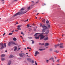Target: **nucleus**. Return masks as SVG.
<instances>
[{
    "mask_svg": "<svg viewBox=\"0 0 65 65\" xmlns=\"http://www.w3.org/2000/svg\"><path fill=\"white\" fill-rule=\"evenodd\" d=\"M2 3V4H4V2H3Z\"/></svg>",
    "mask_w": 65,
    "mask_h": 65,
    "instance_id": "nucleus-60",
    "label": "nucleus"
},
{
    "mask_svg": "<svg viewBox=\"0 0 65 65\" xmlns=\"http://www.w3.org/2000/svg\"><path fill=\"white\" fill-rule=\"evenodd\" d=\"M20 57H23V56L25 55V54L24 53H20L19 54Z\"/></svg>",
    "mask_w": 65,
    "mask_h": 65,
    "instance_id": "nucleus-4",
    "label": "nucleus"
},
{
    "mask_svg": "<svg viewBox=\"0 0 65 65\" xmlns=\"http://www.w3.org/2000/svg\"><path fill=\"white\" fill-rule=\"evenodd\" d=\"M48 33H49V30H47L46 32V34H47Z\"/></svg>",
    "mask_w": 65,
    "mask_h": 65,
    "instance_id": "nucleus-21",
    "label": "nucleus"
},
{
    "mask_svg": "<svg viewBox=\"0 0 65 65\" xmlns=\"http://www.w3.org/2000/svg\"><path fill=\"white\" fill-rule=\"evenodd\" d=\"M14 31V30L13 31H12V32L13 33Z\"/></svg>",
    "mask_w": 65,
    "mask_h": 65,
    "instance_id": "nucleus-52",
    "label": "nucleus"
},
{
    "mask_svg": "<svg viewBox=\"0 0 65 65\" xmlns=\"http://www.w3.org/2000/svg\"><path fill=\"white\" fill-rule=\"evenodd\" d=\"M28 21V19H27L26 21V22H27V21Z\"/></svg>",
    "mask_w": 65,
    "mask_h": 65,
    "instance_id": "nucleus-54",
    "label": "nucleus"
},
{
    "mask_svg": "<svg viewBox=\"0 0 65 65\" xmlns=\"http://www.w3.org/2000/svg\"><path fill=\"white\" fill-rule=\"evenodd\" d=\"M4 47H6V43H4Z\"/></svg>",
    "mask_w": 65,
    "mask_h": 65,
    "instance_id": "nucleus-29",
    "label": "nucleus"
},
{
    "mask_svg": "<svg viewBox=\"0 0 65 65\" xmlns=\"http://www.w3.org/2000/svg\"><path fill=\"white\" fill-rule=\"evenodd\" d=\"M25 8H22L21 9V10H24V9H25Z\"/></svg>",
    "mask_w": 65,
    "mask_h": 65,
    "instance_id": "nucleus-28",
    "label": "nucleus"
},
{
    "mask_svg": "<svg viewBox=\"0 0 65 65\" xmlns=\"http://www.w3.org/2000/svg\"><path fill=\"white\" fill-rule=\"evenodd\" d=\"M42 22L43 23H45V19H43L42 20Z\"/></svg>",
    "mask_w": 65,
    "mask_h": 65,
    "instance_id": "nucleus-20",
    "label": "nucleus"
},
{
    "mask_svg": "<svg viewBox=\"0 0 65 65\" xmlns=\"http://www.w3.org/2000/svg\"><path fill=\"white\" fill-rule=\"evenodd\" d=\"M62 37H63V36H64V35H62Z\"/></svg>",
    "mask_w": 65,
    "mask_h": 65,
    "instance_id": "nucleus-57",
    "label": "nucleus"
},
{
    "mask_svg": "<svg viewBox=\"0 0 65 65\" xmlns=\"http://www.w3.org/2000/svg\"><path fill=\"white\" fill-rule=\"evenodd\" d=\"M9 58H12L13 57V55H11L9 56Z\"/></svg>",
    "mask_w": 65,
    "mask_h": 65,
    "instance_id": "nucleus-10",
    "label": "nucleus"
},
{
    "mask_svg": "<svg viewBox=\"0 0 65 65\" xmlns=\"http://www.w3.org/2000/svg\"><path fill=\"white\" fill-rule=\"evenodd\" d=\"M16 24H18V22L16 23Z\"/></svg>",
    "mask_w": 65,
    "mask_h": 65,
    "instance_id": "nucleus-62",
    "label": "nucleus"
},
{
    "mask_svg": "<svg viewBox=\"0 0 65 65\" xmlns=\"http://www.w3.org/2000/svg\"><path fill=\"white\" fill-rule=\"evenodd\" d=\"M11 63V61L10 60H9V63L8 64V65H10V64Z\"/></svg>",
    "mask_w": 65,
    "mask_h": 65,
    "instance_id": "nucleus-14",
    "label": "nucleus"
},
{
    "mask_svg": "<svg viewBox=\"0 0 65 65\" xmlns=\"http://www.w3.org/2000/svg\"><path fill=\"white\" fill-rule=\"evenodd\" d=\"M21 34H23V32H21Z\"/></svg>",
    "mask_w": 65,
    "mask_h": 65,
    "instance_id": "nucleus-45",
    "label": "nucleus"
},
{
    "mask_svg": "<svg viewBox=\"0 0 65 65\" xmlns=\"http://www.w3.org/2000/svg\"><path fill=\"white\" fill-rule=\"evenodd\" d=\"M57 46H57V45H55V48H57Z\"/></svg>",
    "mask_w": 65,
    "mask_h": 65,
    "instance_id": "nucleus-33",
    "label": "nucleus"
},
{
    "mask_svg": "<svg viewBox=\"0 0 65 65\" xmlns=\"http://www.w3.org/2000/svg\"><path fill=\"white\" fill-rule=\"evenodd\" d=\"M26 26L27 27H28V28H29V24H27Z\"/></svg>",
    "mask_w": 65,
    "mask_h": 65,
    "instance_id": "nucleus-35",
    "label": "nucleus"
},
{
    "mask_svg": "<svg viewBox=\"0 0 65 65\" xmlns=\"http://www.w3.org/2000/svg\"><path fill=\"white\" fill-rule=\"evenodd\" d=\"M11 43H12L13 44H14L15 45H17V44L15 43V42H11Z\"/></svg>",
    "mask_w": 65,
    "mask_h": 65,
    "instance_id": "nucleus-15",
    "label": "nucleus"
},
{
    "mask_svg": "<svg viewBox=\"0 0 65 65\" xmlns=\"http://www.w3.org/2000/svg\"><path fill=\"white\" fill-rule=\"evenodd\" d=\"M35 56L36 57V56H37V55H38V54H39V52L36 51L35 52Z\"/></svg>",
    "mask_w": 65,
    "mask_h": 65,
    "instance_id": "nucleus-5",
    "label": "nucleus"
},
{
    "mask_svg": "<svg viewBox=\"0 0 65 65\" xmlns=\"http://www.w3.org/2000/svg\"><path fill=\"white\" fill-rule=\"evenodd\" d=\"M0 50H2L3 48H4V44L2 43H0Z\"/></svg>",
    "mask_w": 65,
    "mask_h": 65,
    "instance_id": "nucleus-3",
    "label": "nucleus"
},
{
    "mask_svg": "<svg viewBox=\"0 0 65 65\" xmlns=\"http://www.w3.org/2000/svg\"><path fill=\"white\" fill-rule=\"evenodd\" d=\"M48 38L47 37L45 38L44 39V40L45 41L47 40H48Z\"/></svg>",
    "mask_w": 65,
    "mask_h": 65,
    "instance_id": "nucleus-12",
    "label": "nucleus"
},
{
    "mask_svg": "<svg viewBox=\"0 0 65 65\" xmlns=\"http://www.w3.org/2000/svg\"><path fill=\"white\" fill-rule=\"evenodd\" d=\"M42 45H44V43H42Z\"/></svg>",
    "mask_w": 65,
    "mask_h": 65,
    "instance_id": "nucleus-63",
    "label": "nucleus"
},
{
    "mask_svg": "<svg viewBox=\"0 0 65 65\" xmlns=\"http://www.w3.org/2000/svg\"><path fill=\"white\" fill-rule=\"evenodd\" d=\"M34 30L35 31H36V29L34 28Z\"/></svg>",
    "mask_w": 65,
    "mask_h": 65,
    "instance_id": "nucleus-48",
    "label": "nucleus"
},
{
    "mask_svg": "<svg viewBox=\"0 0 65 65\" xmlns=\"http://www.w3.org/2000/svg\"><path fill=\"white\" fill-rule=\"evenodd\" d=\"M52 61H53V62H55V60H54V59L53 60H52Z\"/></svg>",
    "mask_w": 65,
    "mask_h": 65,
    "instance_id": "nucleus-49",
    "label": "nucleus"
},
{
    "mask_svg": "<svg viewBox=\"0 0 65 65\" xmlns=\"http://www.w3.org/2000/svg\"><path fill=\"white\" fill-rule=\"evenodd\" d=\"M31 2L32 3H34V2L33 1H31Z\"/></svg>",
    "mask_w": 65,
    "mask_h": 65,
    "instance_id": "nucleus-58",
    "label": "nucleus"
},
{
    "mask_svg": "<svg viewBox=\"0 0 65 65\" xmlns=\"http://www.w3.org/2000/svg\"><path fill=\"white\" fill-rule=\"evenodd\" d=\"M50 27H51V26H50V25L49 24H48L47 29H50Z\"/></svg>",
    "mask_w": 65,
    "mask_h": 65,
    "instance_id": "nucleus-11",
    "label": "nucleus"
},
{
    "mask_svg": "<svg viewBox=\"0 0 65 65\" xmlns=\"http://www.w3.org/2000/svg\"><path fill=\"white\" fill-rule=\"evenodd\" d=\"M34 63V60H32L31 64H33V63Z\"/></svg>",
    "mask_w": 65,
    "mask_h": 65,
    "instance_id": "nucleus-32",
    "label": "nucleus"
},
{
    "mask_svg": "<svg viewBox=\"0 0 65 65\" xmlns=\"http://www.w3.org/2000/svg\"><path fill=\"white\" fill-rule=\"evenodd\" d=\"M51 60V58H50V59H49V60Z\"/></svg>",
    "mask_w": 65,
    "mask_h": 65,
    "instance_id": "nucleus-56",
    "label": "nucleus"
},
{
    "mask_svg": "<svg viewBox=\"0 0 65 65\" xmlns=\"http://www.w3.org/2000/svg\"><path fill=\"white\" fill-rule=\"evenodd\" d=\"M13 39L14 41H16L17 40V38H13Z\"/></svg>",
    "mask_w": 65,
    "mask_h": 65,
    "instance_id": "nucleus-19",
    "label": "nucleus"
},
{
    "mask_svg": "<svg viewBox=\"0 0 65 65\" xmlns=\"http://www.w3.org/2000/svg\"><path fill=\"white\" fill-rule=\"evenodd\" d=\"M11 44V42H9L8 44L9 46H10Z\"/></svg>",
    "mask_w": 65,
    "mask_h": 65,
    "instance_id": "nucleus-18",
    "label": "nucleus"
},
{
    "mask_svg": "<svg viewBox=\"0 0 65 65\" xmlns=\"http://www.w3.org/2000/svg\"><path fill=\"white\" fill-rule=\"evenodd\" d=\"M46 24H48V23H49V21H46Z\"/></svg>",
    "mask_w": 65,
    "mask_h": 65,
    "instance_id": "nucleus-30",
    "label": "nucleus"
},
{
    "mask_svg": "<svg viewBox=\"0 0 65 65\" xmlns=\"http://www.w3.org/2000/svg\"><path fill=\"white\" fill-rule=\"evenodd\" d=\"M34 36H38V37H35V38H36V39H39V36L40 37H41L40 38V40H41V39H43V38H44L45 37V36L43 35L42 34H40V33H36L35 34Z\"/></svg>",
    "mask_w": 65,
    "mask_h": 65,
    "instance_id": "nucleus-1",
    "label": "nucleus"
},
{
    "mask_svg": "<svg viewBox=\"0 0 65 65\" xmlns=\"http://www.w3.org/2000/svg\"><path fill=\"white\" fill-rule=\"evenodd\" d=\"M39 3V1H38L37 2H36V4H37V3Z\"/></svg>",
    "mask_w": 65,
    "mask_h": 65,
    "instance_id": "nucleus-36",
    "label": "nucleus"
},
{
    "mask_svg": "<svg viewBox=\"0 0 65 65\" xmlns=\"http://www.w3.org/2000/svg\"><path fill=\"white\" fill-rule=\"evenodd\" d=\"M20 37H21L22 38V39H23V37H22V36H20Z\"/></svg>",
    "mask_w": 65,
    "mask_h": 65,
    "instance_id": "nucleus-50",
    "label": "nucleus"
},
{
    "mask_svg": "<svg viewBox=\"0 0 65 65\" xmlns=\"http://www.w3.org/2000/svg\"><path fill=\"white\" fill-rule=\"evenodd\" d=\"M14 48H15L14 49V51H16V50H17V46H14Z\"/></svg>",
    "mask_w": 65,
    "mask_h": 65,
    "instance_id": "nucleus-17",
    "label": "nucleus"
},
{
    "mask_svg": "<svg viewBox=\"0 0 65 65\" xmlns=\"http://www.w3.org/2000/svg\"><path fill=\"white\" fill-rule=\"evenodd\" d=\"M1 60L2 61H4V60H5V58H1Z\"/></svg>",
    "mask_w": 65,
    "mask_h": 65,
    "instance_id": "nucleus-23",
    "label": "nucleus"
},
{
    "mask_svg": "<svg viewBox=\"0 0 65 65\" xmlns=\"http://www.w3.org/2000/svg\"><path fill=\"white\" fill-rule=\"evenodd\" d=\"M48 45H49V44H48V43H45V46H48Z\"/></svg>",
    "mask_w": 65,
    "mask_h": 65,
    "instance_id": "nucleus-13",
    "label": "nucleus"
},
{
    "mask_svg": "<svg viewBox=\"0 0 65 65\" xmlns=\"http://www.w3.org/2000/svg\"><path fill=\"white\" fill-rule=\"evenodd\" d=\"M48 61H49L48 60H46V62H47V63H48Z\"/></svg>",
    "mask_w": 65,
    "mask_h": 65,
    "instance_id": "nucleus-44",
    "label": "nucleus"
},
{
    "mask_svg": "<svg viewBox=\"0 0 65 65\" xmlns=\"http://www.w3.org/2000/svg\"><path fill=\"white\" fill-rule=\"evenodd\" d=\"M35 63L36 65H37V63H36V62L35 61Z\"/></svg>",
    "mask_w": 65,
    "mask_h": 65,
    "instance_id": "nucleus-37",
    "label": "nucleus"
},
{
    "mask_svg": "<svg viewBox=\"0 0 65 65\" xmlns=\"http://www.w3.org/2000/svg\"><path fill=\"white\" fill-rule=\"evenodd\" d=\"M52 51V49H50V52H51V51Z\"/></svg>",
    "mask_w": 65,
    "mask_h": 65,
    "instance_id": "nucleus-40",
    "label": "nucleus"
},
{
    "mask_svg": "<svg viewBox=\"0 0 65 65\" xmlns=\"http://www.w3.org/2000/svg\"><path fill=\"white\" fill-rule=\"evenodd\" d=\"M27 49L26 48H24V50H26Z\"/></svg>",
    "mask_w": 65,
    "mask_h": 65,
    "instance_id": "nucleus-59",
    "label": "nucleus"
},
{
    "mask_svg": "<svg viewBox=\"0 0 65 65\" xmlns=\"http://www.w3.org/2000/svg\"><path fill=\"white\" fill-rule=\"evenodd\" d=\"M31 8L30 7H27V9L28 10H30Z\"/></svg>",
    "mask_w": 65,
    "mask_h": 65,
    "instance_id": "nucleus-25",
    "label": "nucleus"
},
{
    "mask_svg": "<svg viewBox=\"0 0 65 65\" xmlns=\"http://www.w3.org/2000/svg\"><path fill=\"white\" fill-rule=\"evenodd\" d=\"M6 34V33L5 32H4V34H3V36H4V35H5Z\"/></svg>",
    "mask_w": 65,
    "mask_h": 65,
    "instance_id": "nucleus-38",
    "label": "nucleus"
},
{
    "mask_svg": "<svg viewBox=\"0 0 65 65\" xmlns=\"http://www.w3.org/2000/svg\"><path fill=\"white\" fill-rule=\"evenodd\" d=\"M18 1V0H14V1Z\"/></svg>",
    "mask_w": 65,
    "mask_h": 65,
    "instance_id": "nucleus-51",
    "label": "nucleus"
},
{
    "mask_svg": "<svg viewBox=\"0 0 65 65\" xmlns=\"http://www.w3.org/2000/svg\"><path fill=\"white\" fill-rule=\"evenodd\" d=\"M13 34V33H9V35H12Z\"/></svg>",
    "mask_w": 65,
    "mask_h": 65,
    "instance_id": "nucleus-27",
    "label": "nucleus"
},
{
    "mask_svg": "<svg viewBox=\"0 0 65 65\" xmlns=\"http://www.w3.org/2000/svg\"><path fill=\"white\" fill-rule=\"evenodd\" d=\"M28 38H29V39H32V37H28Z\"/></svg>",
    "mask_w": 65,
    "mask_h": 65,
    "instance_id": "nucleus-39",
    "label": "nucleus"
},
{
    "mask_svg": "<svg viewBox=\"0 0 65 65\" xmlns=\"http://www.w3.org/2000/svg\"><path fill=\"white\" fill-rule=\"evenodd\" d=\"M18 31V30H15V31Z\"/></svg>",
    "mask_w": 65,
    "mask_h": 65,
    "instance_id": "nucleus-55",
    "label": "nucleus"
},
{
    "mask_svg": "<svg viewBox=\"0 0 65 65\" xmlns=\"http://www.w3.org/2000/svg\"><path fill=\"white\" fill-rule=\"evenodd\" d=\"M5 56V55L4 54H2L1 55V57H2L3 58Z\"/></svg>",
    "mask_w": 65,
    "mask_h": 65,
    "instance_id": "nucleus-22",
    "label": "nucleus"
},
{
    "mask_svg": "<svg viewBox=\"0 0 65 65\" xmlns=\"http://www.w3.org/2000/svg\"><path fill=\"white\" fill-rule=\"evenodd\" d=\"M57 62H59V59H58L57 60Z\"/></svg>",
    "mask_w": 65,
    "mask_h": 65,
    "instance_id": "nucleus-46",
    "label": "nucleus"
},
{
    "mask_svg": "<svg viewBox=\"0 0 65 65\" xmlns=\"http://www.w3.org/2000/svg\"><path fill=\"white\" fill-rule=\"evenodd\" d=\"M63 43L60 44V48H63Z\"/></svg>",
    "mask_w": 65,
    "mask_h": 65,
    "instance_id": "nucleus-6",
    "label": "nucleus"
},
{
    "mask_svg": "<svg viewBox=\"0 0 65 65\" xmlns=\"http://www.w3.org/2000/svg\"><path fill=\"white\" fill-rule=\"evenodd\" d=\"M39 45H42V44L41 43H40Z\"/></svg>",
    "mask_w": 65,
    "mask_h": 65,
    "instance_id": "nucleus-43",
    "label": "nucleus"
},
{
    "mask_svg": "<svg viewBox=\"0 0 65 65\" xmlns=\"http://www.w3.org/2000/svg\"><path fill=\"white\" fill-rule=\"evenodd\" d=\"M57 41H59H59H60V40H57Z\"/></svg>",
    "mask_w": 65,
    "mask_h": 65,
    "instance_id": "nucleus-47",
    "label": "nucleus"
},
{
    "mask_svg": "<svg viewBox=\"0 0 65 65\" xmlns=\"http://www.w3.org/2000/svg\"><path fill=\"white\" fill-rule=\"evenodd\" d=\"M51 60H54V58L53 57L51 58Z\"/></svg>",
    "mask_w": 65,
    "mask_h": 65,
    "instance_id": "nucleus-42",
    "label": "nucleus"
},
{
    "mask_svg": "<svg viewBox=\"0 0 65 65\" xmlns=\"http://www.w3.org/2000/svg\"><path fill=\"white\" fill-rule=\"evenodd\" d=\"M27 61H31V59H30V58H28L27 59Z\"/></svg>",
    "mask_w": 65,
    "mask_h": 65,
    "instance_id": "nucleus-26",
    "label": "nucleus"
},
{
    "mask_svg": "<svg viewBox=\"0 0 65 65\" xmlns=\"http://www.w3.org/2000/svg\"><path fill=\"white\" fill-rule=\"evenodd\" d=\"M45 50V48L44 49H39V50L40 51H44Z\"/></svg>",
    "mask_w": 65,
    "mask_h": 65,
    "instance_id": "nucleus-16",
    "label": "nucleus"
},
{
    "mask_svg": "<svg viewBox=\"0 0 65 65\" xmlns=\"http://www.w3.org/2000/svg\"><path fill=\"white\" fill-rule=\"evenodd\" d=\"M27 49V50H28V49H29V50H30V49H31V48H29V47H28Z\"/></svg>",
    "mask_w": 65,
    "mask_h": 65,
    "instance_id": "nucleus-31",
    "label": "nucleus"
},
{
    "mask_svg": "<svg viewBox=\"0 0 65 65\" xmlns=\"http://www.w3.org/2000/svg\"><path fill=\"white\" fill-rule=\"evenodd\" d=\"M26 12H27V11H26V12H23L21 11L20 12H18L15 14L13 15V17H15V16L18 15H20V14H22V13H26Z\"/></svg>",
    "mask_w": 65,
    "mask_h": 65,
    "instance_id": "nucleus-2",
    "label": "nucleus"
},
{
    "mask_svg": "<svg viewBox=\"0 0 65 65\" xmlns=\"http://www.w3.org/2000/svg\"><path fill=\"white\" fill-rule=\"evenodd\" d=\"M18 50H21V48H19L18 49Z\"/></svg>",
    "mask_w": 65,
    "mask_h": 65,
    "instance_id": "nucleus-61",
    "label": "nucleus"
},
{
    "mask_svg": "<svg viewBox=\"0 0 65 65\" xmlns=\"http://www.w3.org/2000/svg\"><path fill=\"white\" fill-rule=\"evenodd\" d=\"M5 52H6H6H7V51H5Z\"/></svg>",
    "mask_w": 65,
    "mask_h": 65,
    "instance_id": "nucleus-64",
    "label": "nucleus"
},
{
    "mask_svg": "<svg viewBox=\"0 0 65 65\" xmlns=\"http://www.w3.org/2000/svg\"><path fill=\"white\" fill-rule=\"evenodd\" d=\"M31 41H32V44H33V43H34L35 42L33 40H31Z\"/></svg>",
    "mask_w": 65,
    "mask_h": 65,
    "instance_id": "nucleus-24",
    "label": "nucleus"
},
{
    "mask_svg": "<svg viewBox=\"0 0 65 65\" xmlns=\"http://www.w3.org/2000/svg\"><path fill=\"white\" fill-rule=\"evenodd\" d=\"M59 45H60V44H58L57 45V46H59Z\"/></svg>",
    "mask_w": 65,
    "mask_h": 65,
    "instance_id": "nucleus-41",
    "label": "nucleus"
},
{
    "mask_svg": "<svg viewBox=\"0 0 65 65\" xmlns=\"http://www.w3.org/2000/svg\"><path fill=\"white\" fill-rule=\"evenodd\" d=\"M55 52H56V53H59V51H57V50H56L55 51Z\"/></svg>",
    "mask_w": 65,
    "mask_h": 65,
    "instance_id": "nucleus-34",
    "label": "nucleus"
},
{
    "mask_svg": "<svg viewBox=\"0 0 65 65\" xmlns=\"http://www.w3.org/2000/svg\"><path fill=\"white\" fill-rule=\"evenodd\" d=\"M42 28H45V29H47V27L45 26V25H43L42 26Z\"/></svg>",
    "mask_w": 65,
    "mask_h": 65,
    "instance_id": "nucleus-7",
    "label": "nucleus"
},
{
    "mask_svg": "<svg viewBox=\"0 0 65 65\" xmlns=\"http://www.w3.org/2000/svg\"><path fill=\"white\" fill-rule=\"evenodd\" d=\"M21 27V26L20 25H18L17 26V29L18 30H21V28H20V27Z\"/></svg>",
    "mask_w": 65,
    "mask_h": 65,
    "instance_id": "nucleus-8",
    "label": "nucleus"
},
{
    "mask_svg": "<svg viewBox=\"0 0 65 65\" xmlns=\"http://www.w3.org/2000/svg\"><path fill=\"white\" fill-rule=\"evenodd\" d=\"M42 26V24H40V27H41Z\"/></svg>",
    "mask_w": 65,
    "mask_h": 65,
    "instance_id": "nucleus-53",
    "label": "nucleus"
},
{
    "mask_svg": "<svg viewBox=\"0 0 65 65\" xmlns=\"http://www.w3.org/2000/svg\"><path fill=\"white\" fill-rule=\"evenodd\" d=\"M46 29H47L44 28H43L42 30V32H43V33L45 32V30H46Z\"/></svg>",
    "mask_w": 65,
    "mask_h": 65,
    "instance_id": "nucleus-9",
    "label": "nucleus"
}]
</instances>
